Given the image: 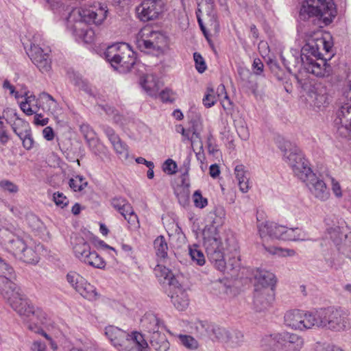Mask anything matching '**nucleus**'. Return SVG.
I'll return each mask as SVG.
<instances>
[{
	"instance_id": "1",
	"label": "nucleus",
	"mask_w": 351,
	"mask_h": 351,
	"mask_svg": "<svg viewBox=\"0 0 351 351\" xmlns=\"http://www.w3.org/2000/svg\"><path fill=\"white\" fill-rule=\"evenodd\" d=\"M278 148L283 152L285 162L291 168L294 176L306 183L311 195L320 202L327 201L330 193L326 184L313 172L300 148L287 141L280 142Z\"/></svg>"
},
{
	"instance_id": "2",
	"label": "nucleus",
	"mask_w": 351,
	"mask_h": 351,
	"mask_svg": "<svg viewBox=\"0 0 351 351\" xmlns=\"http://www.w3.org/2000/svg\"><path fill=\"white\" fill-rule=\"evenodd\" d=\"M213 219L212 225L204 230V245L208 259L215 267L221 271L226 269L224 259L225 250L237 251V245L234 239L221 234L219 228L224 222L226 211L223 207H216L210 213Z\"/></svg>"
},
{
	"instance_id": "3",
	"label": "nucleus",
	"mask_w": 351,
	"mask_h": 351,
	"mask_svg": "<svg viewBox=\"0 0 351 351\" xmlns=\"http://www.w3.org/2000/svg\"><path fill=\"white\" fill-rule=\"evenodd\" d=\"M107 13V5L100 2H95L89 8H74L66 17V28L77 42L90 43L94 40L95 32L88 25H100Z\"/></svg>"
},
{
	"instance_id": "4",
	"label": "nucleus",
	"mask_w": 351,
	"mask_h": 351,
	"mask_svg": "<svg viewBox=\"0 0 351 351\" xmlns=\"http://www.w3.org/2000/svg\"><path fill=\"white\" fill-rule=\"evenodd\" d=\"M27 239L20 228L12 226L0 227V245L22 261L36 264L40 257L36 249L29 245Z\"/></svg>"
},
{
	"instance_id": "5",
	"label": "nucleus",
	"mask_w": 351,
	"mask_h": 351,
	"mask_svg": "<svg viewBox=\"0 0 351 351\" xmlns=\"http://www.w3.org/2000/svg\"><path fill=\"white\" fill-rule=\"evenodd\" d=\"M281 60L289 71H300L302 69L307 73H311L316 77H324L330 75L332 69L326 64L324 60H314L310 56V53L306 54L303 51V47L300 50L298 49H291L290 52L285 57L280 55Z\"/></svg>"
},
{
	"instance_id": "6",
	"label": "nucleus",
	"mask_w": 351,
	"mask_h": 351,
	"mask_svg": "<svg viewBox=\"0 0 351 351\" xmlns=\"http://www.w3.org/2000/svg\"><path fill=\"white\" fill-rule=\"evenodd\" d=\"M337 16L332 0H304L299 12L301 21H311L317 29L330 25Z\"/></svg>"
},
{
	"instance_id": "7",
	"label": "nucleus",
	"mask_w": 351,
	"mask_h": 351,
	"mask_svg": "<svg viewBox=\"0 0 351 351\" xmlns=\"http://www.w3.org/2000/svg\"><path fill=\"white\" fill-rule=\"evenodd\" d=\"M105 335L118 351H149L144 335L138 331L128 333L114 326L105 328Z\"/></svg>"
},
{
	"instance_id": "8",
	"label": "nucleus",
	"mask_w": 351,
	"mask_h": 351,
	"mask_svg": "<svg viewBox=\"0 0 351 351\" xmlns=\"http://www.w3.org/2000/svg\"><path fill=\"white\" fill-rule=\"evenodd\" d=\"M317 328L342 332L351 329V317L348 311L332 306L317 309Z\"/></svg>"
},
{
	"instance_id": "9",
	"label": "nucleus",
	"mask_w": 351,
	"mask_h": 351,
	"mask_svg": "<svg viewBox=\"0 0 351 351\" xmlns=\"http://www.w3.org/2000/svg\"><path fill=\"white\" fill-rule=\"evenodd\" d=\"M105 60L119 73L130 71L136 64L134 52L125 43L108 46L104 53Z\"/></svg>"
},
{
	"instance_id": "10",
	"label": "nucleus",
	"mask_w": 351,
	"mask_h": 351,
	"mask_svg": "<svg viewBox=\"0 0 351 351\" xmlns=\"http://www.w3.org/2000/svg\"><path fill=\"white\" fill-rule=\"evenodd\" d=\"M304 339L295 333L282 332L265 336L261 347L265 351H301Z\"/></svg>"
},
{
	"instance_id": "11",
	"label": "nucleus",
	"mask_w": 351,
	"mask_h": 351,
	"mask_svg": "<svg viewBox=\"0 0 351 351\" xmlns=\"http://www.w3.org/2000/svg\"><path fill=\"white\" fill-rule=\"evenodd\" d=\"M136 44L141 51L158 56L167 47L168 40L162 32L154 30L152 27H145L136 35Z\"/></svg>"
},
{
	"instance_id": "12",
	"label": "nucleus",
	"mask_w": 351,
	"mask_h": 351,
	"mask_svg": "<svg viewBox=\"0 0 351 351\" xmlns=\"http://www.w3.org/2000/svg\"><path fill=\"white\" fill-rule=\"evenodd\" d=\"M258 229L263 241V245L267 252L279 257L293 256L295 255V252L293 250L267 245L269 240H283L285 231L286 230L285 226H280L274 222L266 221L259 224Z\"/></svg>"
},
{
	"instance_id": "13",
	"label": "nucleus",
	"mask_w": 351,
	"mask_h": 351,
	"mask_svg": "<svg viewBox=\"0 0 351 351\" xmlns=\"http://www.w3.org/2000/svg\"><path fill=\"white\" fill-rule=\"evenodd\" d=\"M8 304L19 315L29 324H44L46 319L45 313L39 308H35L30 301L21 293L19 298L11 300Z\"/></svg>"
},
{
	"instance_id": "14",
	"label": "nucleus",
	"mask_w": 351,
	"mask_h": 351,
	"mask_svg": "<svg viewBox=\"0 0 351 351\" xmlns=\"http://www.w3.org/2000/svg\"><path fill=\"white\" fill-rule=\"evenodd\" d=\"M317 310L313 312L293 310L284 317L285 324L293 330H304L317 326Z\"/></svg>"
},
{
	"instance_id": "15",
	"label": "nucleus",
	"mask_w": 351,
	"mask_h": 351,
	"mask_svg": "<svg viewBox=\"0 0 351 351\" xmlns=\"http://www.w3.org/2000/svg\"><path fill=\"white\" fill-rule=\"evenodd\" d=\"M331 47V43L323 38L322 34L319 29L306 33V44L303 46V51L306 54L310 53L314 60H324L326 64L330 68L331 66L327 64V59L322 56L320 49L322 48L326 53H328Z\"/></svg>"
},
{
	"instance_id": "16",
	"label": "nucleus",
	"mask_w": 351,
	"mask_h": 351,
	"mask_svg": "<svg viewBox=\"0 0 351 351\" xmlns=\"http://www.w3.org/2000/svg\"><path fill=\"white\" fill-rule=\"evenodd\" d=\"M4 262L12 270L10 272L0 263V270L2 273V274L0 275V294L8 303H10L11 300L19 298L21 292L17 285L12 281V279L14 278V276L12 267L5 261Z\"/></svg>"
},
{
	"instance_id": "17",
	"label": "nucleus",
	"mask_w": 351,
	"mask_h": 351,
	"mask_svg": "<svg viewBox=\"0 0 351 351\" xmlns=\"http://www.w3.org/2000/svg\"><path fill=\"white\" fill-rule=\"evenodd\" d=\"M4 262L12 270L10 272L0 263V270L2 273V274L0 275V294L8 303H10L11 300L19 298L21 292L17 285L12 281V279L14 278V276L12 267L5 261Z\"/></svg>"
},
{
	"instance_id": "18",
	"label": "nucleus",
	"mask_w": 351,
	"mask_h": 351,
	"mask_svg": "<svg viewBox=\"0 0 351 351\" xmlns=\"http://www.w3.org/2000/svg\"><path fill=\"white\" fill-rule=\"evenodd\" d=\"M4 262L12 270L10 272L0 263V270L2 273V274L0 275V294L8 303H10L11 300L19 298L21 292L17 285L12 281V279L14 278V276L12 267L5 261Z\"/></svg>"
},
{
	"instance_id": "19",
	"label": "nucleus",
	"mask_w": 351,
	"mask_h": 351,
	"mask_svg": "<svg viewBox=\"0 0 351 351\" xmlns=\"http://www.w3.org/2000/svg\"><path fill=\"white\" fill-rule=\"evenodd\" d=\"M66 280L83 298L95 301L99 299L100 295L96 288L88 283L86 280L75 271H70L66 275Z\"/></svg>"
},
{
	"instance_id": "20",
	"label": "nucleus",
	"mask_w": 351,
	"mask_h": 351,
	"mask_svg": "<svg viewBox=\"0 0 351 351\" xmlns=\"http://www.w3.org/2000/svg\"><path fill=\"white\" fill-rule=\"evenodd\" d=\"M33 107H36L38 110H55L58 108V103L54 98L47 93H42L38 97L25 93L24 101H20L21 110H32Z\"/></svg>"
},
{
	"instance_id": "21",
	"label": "nucleus",
	"mask_w": 351,
	"mask_h": 351,
	"mask_svg": "<svg viewBox=\"0 0 351 351\" xmlns=\"http://www.w3.org/2000/svg\"><path fill=\"white\" fill-rule=\"evenodd\" d=\"M164 6L162 0H145L136 8V13L142 21H153L163 12Z\"/></svg>"
},
{
	"instance_id": "22",
	"label": "nucleus",
	"mask_w": 351,
	"mask_h": 351,
	"mask_svg": "<svg viewBox=\"0 0 351 351\" xmlns=\"http://www.w3.org/2000/svg\"><path fill=\"white\" fill-rule=\"evenodd\" d=\"M36 41L35 40L34 43H31L27 55L41 72H47L51 69L49 53L47 51H45L40 46V44H36Z\"/></svg>"
},
{
	"instance_id": "23",
	"label": "nucleus",
	"mask_w": 351,
	"mask_h": 351,
	"mask_svg": "<svg viewBox=\"0 0 351 351\" xmlns=\"http://www.w3.org/2000/svg\"><path fill=\"white\" fill-rule=\"evenodd\" d=\"M141 326L147 336L165 330V325L163 321L157 315L152 312H147L141 319Z\"/></svg>"
},
{
	"instance_id": "24",
	"label": "nucleus",
	"mask_w": 351,
	"mask_h": 351,
	"mask_svg": "<svg viewBox=\"0 0 351 351\" xmlns=\"http://www.w3.org/2000/svg\"><path fill=\"white\" fill-rule=\"evenodd\" d=\"M3 118L9 123L14 132L18 136H23L31 130L29 123L20 117L15 111H3Z\"/></svg>"
},
{
	"instance_id": "25",
	"label": "nucleus",
	"mask_w": 351,
	"mask_h": 351,
	"mask_svg": "<svg viewBox=\"0 0 351 351\" xmlns=\"http://www.w3.org/2000/svg\"><path fill=\"white\" fill-rule=\"evenodd\" d=\"M334 123L337 127V134L346 139H351V114L350 111H338Z\"/></svg>"
},
{
	"instance_id": "26",
	"label": "nucleus",
	"mask_w": 351,
	"mask_h": 351,
	"mask_svg": "<svg viewBox=\"0 0 351 351\" xmlns=\"http://www.w3.org/2000/svg\"><path fill=\"white\" fill-rule=\"evenodd\" d=\"M274 300L272 289L255 288L254 296V307L256 311L267 310Z\"/></svg>"
},
{
	"instance_id": "27",
	"label": "nucleus",
	"mask_w": 351,
	"mask_h": 351,
	"mask_svg": "<svg viewBox=\"0 0 351 351\" xmlns=\"http://www.w3.org/2000/svg\"><path fill=\"white\" fill-rule=\"evenodd\" d=\"M253 275L256 280L255 287L259 289H269L267 287L273 286L276 282L274 274L266 270L256 269Z\"/></svg>"
},
{
	"instance_id": "28",
	"label": "nucleus",
	"mask_w": 351,
	"mask_h": 351,
	"mask_svg": "<svg viewBox=\"0 0 351 351\" xmlns=\"http://www.w3.org/2000/svg\"><path fill=\"white\" fill-rule=\"evenodd\" d=\"M234 173L238 181L239 189L242 193H247L250 189V172L243 164H237L234 167Z\"/></svg>"
},
{
	"instance_id": "29",
	"label": "nucleus",
	"mask_w": 351,
	"mask_h": 351,
	"mask_svg": "<svg viewBox=\"0 0 351 351\" xmlns=\"http://www.w3.org/2000/svg\"><path fill=\"white\" fill-rule=\"evenodd\" d=\"M154 273L160 283L173 286L174 287H177L178 280L174 278L171 270L167 268L166 266L158 263L154 268Z\"/></svg>"
},
{
	"instance_id": "30",
	"label": "nucleus",
	"mask_w": 351,
	"mask_h": 351,
	"mask_svg": "<svg viewBox=\"0 0 351 351\" xmlns=\"http://www.w3.org/2000/svg\"><path fill=\"white\" fill-rule=\"evenodd\" d=\"M150 346L156 351H167L170 348V343L164 332L153 333L147 335Z\"/></svg>"
},
{
	"instance_id": "31",
	"label": "nucleus",
	"mask_w": 351,
	"mask_h": 351,
	"mask_svg": "<svg viewBox=\"0 0 351 351\" xmlns=\"http://www.w3.org/2000/svg\"><path fill=\"white\" fill-rule=\"evenodd\" d=\"M172 294L171 302L178 311H184L189 306V300L187 293L178 286Z\"/></svg>"
},
{
	"instance_id": "32",
	"label": "nucleus",
	"mask_w": 351,
	"mask_h": 351,
	"mask_svg": "<svg viewBox=\"0 0 351 351\" xmlns=\"http://www.w3.org/2000/svg\"><path fill=\"white\" fill-rule=\"evenodd\" d=\"M140 84L149 95L152 97L158 95L160 86L153 75L142 76L140 80Z\"/></svg>"
},
{
	"instance_id": "33",
	"label": "nucleus",
	"mask_w": 351,
	"mask_h": 351,
	"mask_svg": "<svg viewBox=\"0 0 351 351\" xmlns=\"http://www.w3.org/2000/svg\"><path fill=\"white\" fill-rule=\"evenodd\" d=\"M154 247L160 263H167L168 245L163 236L158 237L154 241Z\"/></svg>"
},
{
	"instance_id": "34",
	"label": "nucleus",
	"mask_w": 351,
	"mask_h": 351,
	"mask_svg": "<svg viewBox=\"0 0 351 351\" xmlns=\"http://www.w3.org/2000/svg\"><path fill=\"white\" fill-rule=\"evenodd\" d=\"M46 8L53 11V13L62 14L67 10L66 0H38Z\"/></svg>"
},
{
	"instance_id": "35",
	"label": "nucleus",
	"mask_w": 351,
	"mask_h": 351,
	"mask_svg": "<svg viewBox=\"0 0 351 351\" xmlns=\"http://www.w3.org/2000/svg\"><path fill=\"white\" fill-rule=\"evenodd\" d=\"M326 237H329L332 242L338 249L341 246L346 234H343L339 226H334L327 228Z\"/></svg>"
},
{
	"instance_id": "36",
	"label": "nucleus",
	"mask_w": 351,
	"mask_h": 351,
	"mask_svg": "<svg viewBox=\"0 0 351 351\" xmlns=\"http://www.w3.org/2000/svg\"><path fill=\"white\" fill-rule=\"evenodd\" d=\"M90 251V245L83 239H77L73 246V252L75 256L82 262L86 260V255Z\"/></svg>"
},
{
	"instance_id": "37",
	"label": "nucleus",
	"mask_w": 351,
	"mask_h": 351,
	"mask_svg": "<svg viewBox=\"0 0 351 351\" xmlns=\"http://www.w3.org/2000/svg\"><path fill=\"white\" fill-rule=\"evenodd\" d=\"M82 262L99 269L104 267L106 265L104 259L95 251L91 250L86 255V260Z\"/></svg>"
},
{
	"instance_id": "38",
	"label": "nucleus",
	"mask_w": 351,
	"mask_h": 351,
	"mask_svg": "<svg viewBox=\"0 0 351 351\" xmlns=\"http://www.w3.org/2000/svg\"><path fill=\"white\" fill-rule=\"evenodd\" d=\"M113 121L123 129L130 131L133 130L134 121L128 114L123 115L120 113H117L113 117Z\"/></svg>"
},
{
	"instance_id": "39",
	"label": "nucleus",
	"mask_w": 351,
	"mask_h": 351,
	"mask_svg": "<svg viewBox=\"0 0 351 351\" xmlns=\"http://www.w3.org/2000/svg\"><path fill=\"white\" fill-rule=\"evenodd\" d=\"M243 335L239 330H233L232 332L228 330V339L226 341L225 344L229 348H236L243 343Z\"/></svg>"
},
{
	"instance_id": "40",
	"label": "nucleus",
	"mask_w": 351,
	"mask_h": 351,
	"mask_svg": "<svg viewBox=\"0 0 351 351\" xmlns=\"http://www.w3.org/2000/svg\"><path fill=\"white\" fill-rule=\"evenodd\" d=\"M112 206L116 209L119 213L123 215L125 213V211L131 210V204L128 201L121 197H115L111 200Z\"/></svg>"
},
{
	"instance_id": "41",
	"label": "nucleus",
	"mask_w": 351,
	"mask_h": 351,
	"mask_svg": "<svg viewBox=\"0 0 351 351\" xmlns=\"http://www.w3.org/2000/svg\"><path fill=\"white\" fill-rule=\"evenodd\" d=\"M111 144L119 158L123 160L128 159L129 156V149L125 142L122 141L120 138H119Z\"/></svg>"
},
{
	"instance_id": "42",
	"label": "nucleus",
	"mask_w": 351,
	"mask_h": 351,
	"mask_svg": "<svg viewBox=\"0 0 351 351\" xmlns=\"http://www.w3.org/2000/svg\"><path fill=\"white\" fill-rule=\"evenodd\" d=\"M305 239V234L300 228H288L286 227V230L285 231L283 240L297 241H304Z\"/></svg>"
},
{
	"instance_id": "43",
	"label": "nucleus",
	"mask_w": 351,
	"mask_h": 351,
	"mask_svg": "<svg viewBox=\"0 0 351 351\" xmlns=\"http://www.w3.org/2000/svg\"><path fill=\"white\" fill-rule=\"evenodd\" d=\"M90 150L97 156L102 158L103 156H107L108 152L107 148L96 138H93L88 142Z\"/></svg>"
},
{
	"instance_id": "44",
	"label": "nucleus",
	"mask_w": 351,
	"mask_h": 351,
	"mask_svg": "<svg viewBox=\"0 0 351 351\" xmlns=\"http://www.w3.org/2000/svg\"><path fill=\"white\" fill-rule=\"evenodd\" d=\"M178 339L182 346L189 350H196L199 347L197 341L192 336L180 335Z\"/></svg>"
},
{
	"instance_id": "45",
	"label": "nucleus",
	"mask_w": 351,
	"mask_h": 351,
	"mask_svg": "<svg viewBox=\"0 0 351 351\" xmlns=\"http://www.w3.org/2000/svg\"><path fill=\"white\" fill-rule=\"evenodd\" d=\"M189 255L192 261L197 265L202 266L205 263V257L202 252L196 246L189 248Z\"/></svg>"
},
{
	"instance_id": "46",
	"label": "nucleus",
	"mask_w": 351,
	"mask_h": 351,
	"mask_svg": "<svg viewBox=\"0 0 351 351\" xmlns=\"http://www.w3.org/2000/svg\"><path fill=\"white\" fill-rule=\"evenodd\" d=\"M87 182L81 176H77L69 180V184L71 189L74 191H81L87 185Z\"/></svg>"
},
{
	"instance_id": "47",
	"label": "nucleus",
	"mask_w": 351,
	"mask_h": 351,
	"mask_svg": "<svg viewBox=\"0 0 351 351\" xmlns=\"http://www.w3.org/2000/svg\"><path fill=\"white\" fill-rule=\"evenodd\" d=\"M207 324V322L196 320L191 324V328L198 337L205 339Z\"/></svg>"
},
{
	"instance_id": "48",
	"label": "nucleus",
	"mask_w": 351,
	"mask_h": 351,
	"mask_svg": "<svg viewBox=\"0 0 351 351\" xmlns=\"http://www.w3.org/2000/svg\"><path fill=\"white\" fill-rule=\"evenodd\" d=\"M339 110H351V90L347 88L339 99Z\"/></svg>"
},
{
	"instance_id": "49",
	"label": "nucleus",
	"mask_w": 351,
	"mask_h": 351,
	"mask_svg": "<svg viewBox=\"0 0 351 351\" xmlns=\"http://www.w3.org/2000/svg\"><path fill=\"white\" fill-rule=\"evenodd\" d=\"M313 351H344L343 349L335 344L317 342L315 344Z\"/></svg>"
},
{
	"instance_id": "50",
	"label": "nucleus",
	"mask_w": 351,
	"mask_h": 351,
	"mask_svg": "<svg viewBox=\"0 0 351 351\" xmlns=\"http://www.w3.org/2000/svg\"><path fill=\"white\" fill-rule=\"evenodd\" d=\"M228 330L216 325L212 341H217L225 343L226 341L228 339Z\"/></svg>"
},
{
	"instance_id": "51",
	"label": "nucleus",
	"mask_w": 351,
	"mask_h": 351,
	"mask_svg": "<svg viewBox=\"0 0 351 351\" xmlns=\"http://www.w3.org/2000/svg\"><path fill=\"white\" fill-rule=\"evenodd\" d=\"M338 250L348 258H351V234L345 236L343 244L339 247Z\"/></svg>"
},
{
	"instance_id": "52",
	"label": "nucleus",
	"mask_w": 351,
	"mask_h": 351,
	"mask_svg": "<svg viewBox=\"0 0 351 351\" xmlns=\"http://www.w3.org/2000/svg\"><path fill=\"white\" fill-rule=\"evenodd\" d=\"M25 220L27 225L33 230H36L41 226V221L39 218L32 213L26 214Z\"/></svg>"
},
{
	"instance_id": "53",
	"label": "nucleus",
	"mask_w": 351,
	"mask_h": 351,
	"mask_svg": "<svg viewBox=\"0 0 351 351\" xmlns=\"http://www.w3.org/2000/svg\"><path fill=\"white\" fill-rule=\"evenodd\" d=\"M125 213L123 216L126 219L128 223L134 228H138L139 226V221L136 214L134 213L132 206H131L130 211H125Z\"/></svg>"
},
{
	"instance_id": "54",
	"label": "nucleus",
	"mask_w": 351,
	"mask_h": 351,
	"mask_svg": "<svg viewBox=\"0 0 351 351\" xmlns=\"http://www.w3.org/2000/svg\"><path fill=\"white\" fill-rule=\"evenodd\" d=\"M193 59L195 63V68L199 73H204L207 66L202 55L197 52L193 53Z\"/></svg>"
},
{
	"instance_id": "55",
	"label": "nucleus",
	"mask_w": 351,
	"mask_h": 351,
	"mask_svg": "<svg viewBox=\"0 0 351 351\" xmlns=\"http://www.w3.org/2000/svg\"><path fill=\"white\" fill-rule=\"evenodd\" d=\"M193 199L195 206L197 208H203L208 204L207 199L202 195L201 191L199 190L194 192Z\"/></svg>"
},
{
	"instance_id": "56",
	"label": "nucleus",
	"mask_w": 351,
	"mask_h": 351,
	"mask_svg": "<svg viewBox=\"0 0 351 351\" xmlns=\"http://www.w3.org/2000/svg\"><path fill=\"white\" fill-rule=\"evenodd\" d=\"M0 188L3 191H7L10 193H16L19 191L18 186L7 180L0 181Z\"/></svg>"
},
{
	"instance_id": "57",
	"label": "nucleus",
	"mask_w": 351,
	"mask_h": 351,
	"mask_svg": "<svg viewBox=\"0 0 351 351\" xmlns=\"http://www.w3.org/2000/svg\"><path fill=\"white\" fill-rule=\"evenodd\" d=\"M3 87L4 89L9 90L10 95L14 96V97L17 99V101L19 104L20 101H21L22 100L24 101L25 95H19V93L15 90L14 86L12 85L8 80H5L3 82Z\"/></svg>"
},
{
	"instance_id": "58",
	"label": "nucleus",
	"mask_w": 351,
	"mask_h": 351,
	"mask_svg": "<svg viewBox=\"0 0 351 351\" xmlns=\"http://www.w3.org/2000/svg\"><path fill=\"white\" fill-rule=\"evenodd\" d=\"M19 137L22 141L23 146L25 149L29 150L33 147L34 141L33 139L31 130L29 132L25 133L24 135Z\"/></svg>"
},
{
	"instance_id": "59",
	"label": "nucleus",
	"mask_w": 351,
	"mask_h": 351,
	"mask_svg": "<svg viewBox=\"0 0 351 351\" xmlns=\"http://www.w3.org/2000/svg\"><path fill=\"white\" fill-rule=\"evenodd\" d=\"M158 97L163 103H172L175 100V94L167 88L159 93Z\"/></svg>"
},
{
	"instance_id": "60",
	"label": "nucleus",
	"mask_w": 351,
	"mask_h": 351,
	"mask_svg": "<svg viewBox=\"0 0 351 351\" xmlns=\"http://www.w3.org/2000/svg\"><path fill=\"white\" fill-rule=\"evenodd\" d=\"M53 201L55 204L61 208H64L67 206L69 204V199L67 197L62 193L60 192H56L53 193Z\"/></svg>"
},
{
	"instance_id": "61",
	"label": "nucleus",
	"mask_w": 351,
	"mask_h": 351,
	"mask_svg": "<svg viewBox=\"0 0 351 351\" xmlns=\"http://www.w3.org/2000/svg\"><path fill=\"white\" fill-rule=\"evenodd\" d=\"M80 131L83 134L84 138L88 142L95 138V132L88 124L83 123L80 125Z\"/></svg>"
},
{
	"instance_id": "62",
	"label": "nucleus",
	"mask_w": 351,
	"mask_h": 351,
	"mask_svg": "<svg viewBox=\"0 0 351 351\" xmlns=\"http://www.w3.org/2000/svg\"><path fill=\"white\" fill-rule=\"evenodd\" d=\"M177 165L171 159H167L162 165V169L165 173L172 175L176 172Z\"/></svg>"
},
{
	"instance_id": "63",
	"label": "nucleus",
	"mask_w": 351,
	"mask_h": 351,
	"mask_svg": "<svg viewBox=\"0 0 351 351\" xmlns=\"http://www.w3.org/2000/svg\"><path fill=\"white\" fill-rule=\"evenodd\" d=\"M331 189L336 197L341 198L342 197L343 194L340 184L335 178H331Z\"/></svg>"
},
{
	"instance_id": "64",
	"label": "nucleus",
	"mask_w": 351,
	"mask_h": 351,
	"mask_svg": "<svg viewBox=\"0 0 351 351\" xmlns=\"http://www.w3.org/2000/svg\"><path fill=\"white\" fill-rule=\"evenodd\" d=\"M103 131L111 143L119 138V136L115 133L114 130L110 127L103 126Z\"/></svg>"
}]
</instances>
